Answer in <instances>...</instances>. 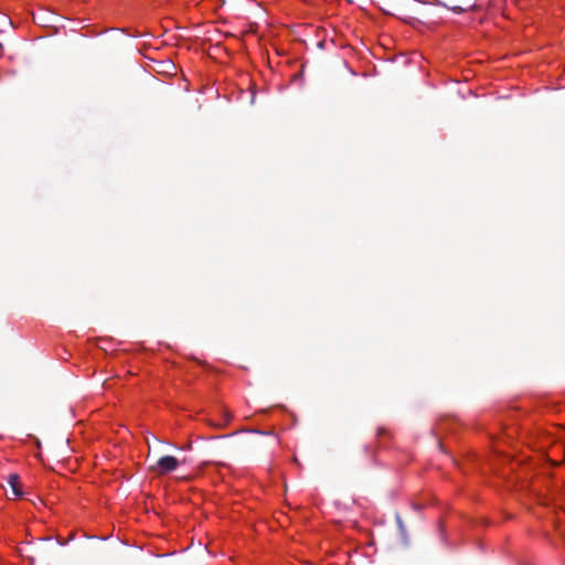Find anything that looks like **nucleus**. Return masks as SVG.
Returning a JSON list of instances; mask_svg holds the SVG:
<instances>
[{
    "instance_id": "1",
    "label": "nucleus",
    "mask_w": 565,
    "mask_h": 565,
    "mask_svg": "<svg viewBox=\"0 0 565 565\" xmlns=\"http://www.w3.org/2000/svg\"><path fill=\"white\" fill-rule=\"evenodd\" d=\"M179 460L173 456H163L159 458L156 465L151 466V471L157 475H166L174 471L179 466Z\"/></svg>"
},
{
    "instance_id": "2",
    "label": "nucleus",
    "mask_w": 565,
    "mask_h": 565,
    "mask_svg": "<svg viewBox=\"0 0 565 565\" xmlns=\"http://www.w3.org/2000/svg\"><path fill=\"white\" fill-rule=\"evenodd\" d=\"M8 484L10 486L14 498H20L23 495L20 484V477L17 473L9 475Z\"/></svg>"
},
{
    "instance_id": "3",
    "label": "nucleus",
    "mask_w": 565,
    "mask_h": 565,
    "mask_svg": "<svg viewBox=\"0 0 565 565\" xmlns=\"http://www.w3.org/2000/svg\"><path fill=\"white\" fill-rule=\"evenodd\" d=\"M395 520H396V524H397V527H398V532H399V535H401V540H402V543L404 545H407L408 544V536H407V532H406V526L401 518V515L398 513H396L395 515Z\"/></svg>"
},
{
    "instance_id": "4",
    "label": "nucleus",
    "mask_w": 565,
    "mask_h": 565,
    "mask_svg": "<svg viewBox=\"0 0 565 565\" xmlns=\"http://www.w3.org/2000/svg\"><path fill=\"white\" fill-rule=\"evenodd\" d=\"M222 412H223L224 420H223V423L218 424L220 427L227 425L232 419V414L227 409H223Z\"/></svg>"
}]
</instances>
